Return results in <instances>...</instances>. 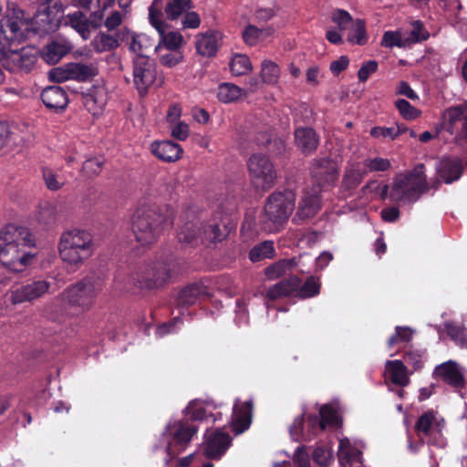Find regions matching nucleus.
<instances>
[{"mask_svg":"<svg viewBox=\"0 0 467 467\" xmlns=\"http://www.w3.org/2000/svg\"><path fill=\"white\" fill-rule=\"evenodd\" d=\"M38 15L46 16L51 21L63 13V5L57 0H43L37 9Z\"/></svg>","mask_w":467,"mask_h":467,"instance_id":"41","label":"nucleus"},{"mask_svg":"<svg viewBox=\"0 0 467 467\" xmlns=\"http://www.w3.org/2000/svg\"><path fill=\"white\" fill-rule=\"evenodd\" d=\"M311 176L316 182L314 185L320 186V190L323 187L333 185L338 179L337 161L330 157L313 160Z\"/></svg>","mask_w":467,"mask_h":467,"instance_id":"13","label":"nucleus"},{"mask_svg":"<svg viewBox=\"0 0 467 467\" xmlns=\"http://www.w3.org/2000/svg\"><path fill=\"white\" fill-rule=\"evenodd\" d=\"M247 166L252 183L255 188L268 191L275 185L277 172L269 157L254 153L249 158Z\"/></svg>","mask_w":467,"mask_h":467,"instance_id":"11","label":"nucleus"},{"mask_svg":"<svg viewBox=\"0 0 467 467\" xmlns=\"http://www.w3.org/2000/svg\"><path fill=\"white\" fill-rule=\"evenodd\" d=\"M365 169L369 171H386L390 169L391 164L388 159L381 157L368 158L364 161Z\"/></svg>","mask_w":467,"mask_h":467,"instance_id":"52","label":"nucleus"},{"mask_svg":"<svg viewBox=\"0 0 467 467\" xmlns=\"http://www.w3.org/2000/svg\"><path fill=\"white\" fill-rule=\"evenodd\" d=\"M380 44L385 47H403L401 35L397 31H386L382 36Z\"/></svg>","mask_w":467,"mask_h":467,"instance_id":"57","label":"nucleus"},{"mask_svg":"<svg viewBox=\"0 0 467 467\" xmlns=\"http://www.w3.org/2000/svg\"><path fill=\"white\" fill-rule=\"evenodd\" d=\"M320 293V282L315 276H309L300 285L296 296L300 298H309Z\"/></svg>","mask_w":467,"mask_h":467,"instance_id":"42","label":"nucleus"},{"mask_svg":"<svg viewBox=\"0 0 467 467\" xmlns=\"http://www.w3.org/2000/svg\"><path fill=\"white\" fill-rule=\"evenodd\" d=\"M413 330L409 327L397 326L395 334L390 336L387 341L389 348H392L400 343H409L412 339Z\"/></svg>","mask_w":467,"mask_h":467,"instance_id":"46","label":"nucleus"},{"mask_svg":"<svg viewBox=\"0 0 467 467\" xmlns=\"http://www.w3.org/2000/svg\"><path fill=\"white\" fill-rule=\"evenodd\" d=\"M172 225L170 213L155 203H141L131 217V229L136 241L142 246L158 241L163 232Z\"/></svg>","mask_w":467,"mask_h":467,"instance_id":"4","label":"nucleus"},{"mask_svg":"<svg viewBox=\"0 0 467 467\" xmlns=\"http://www.w3.org/2000/svg\"><path fill=\"white\" fill-rule=\"evenodd\" d=\"M92 16H94L95 21H89L86 15H84L81 11L74 12L73 14L68 16L70 26L77 30L84 38H87L90 33L89 27L92 26L94 28L99 26L102 14L99 12L93 13Z\"/></svg>","mask_w":467,"mask_h":467,"instance_id":"28","label":"nucleus"},{"mask_svg":"<svg viewBox=\"0 0 467 467\" xmlns=\"http://www.w3.org/2000/svg\"><path fill=\"white\" fill-rule=\"evenodd\" d=\"M348 40L352 44H357L359 46L367 44L368 36L364 20L357 19L355 22H353L352 27L348 32Z\"/></svg>","mask_w":467,"mask_h":467,"instance_id":"40","label":"nucleus"},{"mask_svg":"<svg viewBox=\"0 0 467 467\" xmlns=\"http://www.w3.org/2000/svg\"><path fill=\"white\" fill-rule=\"evenodd\" d=\"M234 227V223L227 215L216 212L211 219L204 223L202 227L192 222H187L178 232L180 243L197 245L202 244H212L222 242Z\"/></svg>","mask_w":467,"mask_h":467,"instance_id":"5","label":"nucleus"},{"mask_svg":"<svg viewBox=\"0 0 467 467\" xmlns=\"http://www.w3.org/2000/svg\"><path fill=\"white\" fill-rule=\"evenodd\" d=\"M403 362L408 367L410 374L420 371L427 359L426 351L422 349L407 348L402 355Z\"/></svg>","mask_w":467,"mask_h":467,"instance_id":"30","label":"nucleus"},{"mask_svg":"<svg viewBox=\"0 0 467 467\" xmlns=\"http://www.w3.org/2000/svg\"><path fill=\"white\" fill-rule=\"evenodd\" d=\"M264 30L258 28L255 26L248 25L243 31L242 36L244 43L251 47L255 46L261 36L263 35Z\"/></svg>","mask_w":467,"mask_h":467,"instance_id":"54","label":"nucleus"},{"mask_svg":"<svg viewBox=\"0 0 467 467\" xmlns=\"http://www.w3.org/2000/svg\"><path fill=\"white\" fill-rule=\"evenodd\" d=\"M367 172L368 171L365 168H359L358 166L347 169L341 182L343 191L351 193L361 183Z\"/></svg>","mask_w":467,"mask_h":467,"instance_id":"31","label":"nucleus"},{"mask_svg":"<svg viewBox=\"0 0 467 467\" xmlns=\"http://www.w3.org/2000/svg\"><path fill=\"white\" fill-rule=\"evenodd\" d=\"M447 116L451 124L462 122L458 139L467 141V104L464 103L448 109Z\"/></svg>","mask_w":467,"mask_h":467,"instance_id":"32","label":"nucleus"},{"mask_svg":"<svg viewBox=\"0 0 467 467\" xmlns=\"http://www.w3.org/2000/svg\"><path fill=\"white\" fill-rule=\"evenodd\" d=\"M395 106L401 117L407 120H413L420 117L421 111L413 107L404 99H399L395 102Z\"/></svg>","mask_w":467,"mask_h":467,"instance_id":"49","label":"nucleus"},{"mask_svg":"<svg viewBox=\"0 0 467 467\" xmlns=\"http://www.w3.org/2000/svg\"><path fill=\"white\" fill-rule=\"evenodd\" d=\"M41 99L44 105L56 113L62 112L68 104L66 90L59 86H49L41 92Z\"/></svg>","mask_w":467,"mask_h":467,"instance_id":"21","label":"nucleus"},{"mask_svg":"<svg viewBox=\"0 0 467 467\" xmlns=\"http://www.w3.org/2000/svg\"><path fill=\"white\" fill-rule=\"evenodd\" d=\"M232 439L230 435L220 430L213 431L206 440L204 455L208 459L219 460L230 447Z\"/></svg>","mask_w":467,"mask_h":467,"instance_id":"20","label":"nucleus"},{"mask_svg":"<svg viewBox=\"0 0 467 467\" xmlns=\"http://www.w3.org/2000/svg\"><path fill=\"white\" fill-rule=\"evenodd\" d=\"M275 255L274 242L266 240L254 245L250 251L248 257L253 263L260 262L264 259H271Z\"/></svg>","mask_w":467,"mask_h":467,"instance_id":"36","label":"nucleus"},{"mask_svg":"<svg viewBox=\"0 0 467 467\" xmlns=\"http://www.w3.org/2000/svg\"><path fill=\"white\" fill-rule=\"evenodd\" d=\"M103 161L98 158L88 159L83 163V170L89 175H98L102 170Z\"/></svg>","mask_w":467,"mask_h":467,"instance_id":"63","label":"nucleus"},{"mask_svg":"<svg viewBox=\"0 0 467 467\" xmlns=\"http://www.w3.org/2000/svg\"><path fill=\"white\" fill-rule=\"evenodd\" d=\"M157 77V67L149 56L133 58V82L140 97H145Z\"/></svg>","mask_w":467,"mask_h":467,"instance_id":"12","label":"nucleus"},{"mask_svg":"<svg viewBox=\"0 0 467 467\" xmlns=\"http://www.w3.org/2000/svg\"><path fill=\"white\" fill-rule=\"evenodd\" d=\"M296 193L292 190L275 191L265 200L259 225L268 234L281 232L295 209Z\"/></svg>","mask_w":467,"mask_h":467,"instance_id":"7","label":"nucleus"},{"mask_svg":"<svg viewBox=\"0 0 467 467\" xmlns=\"http://www.w3.org/2000/svg\"><path fill=\"white\" fill-rule=\"evenodd\" d=\"M297 265V260L296 257L289 259H281L269 266L265 270V274L268 279H276L286 273V271L293 270Z\"/></svg>","mask_w":467,"mask_h":467,"instance_id":"37","label":"nucleus"},{"mask_svg":"<svg viewBox=\"0 0 467 467\" xmlns=\"http://www.w3.org/2000/svg\"><path fill=\"white\" fill-rule=\"evenodd\" d=\"M71 46L64 40H52L47 44L41 51H38V57L49 65L58 63L63 57L68 54Z\"/></svg>","mask_w":467,"mask_h":467,"instance_id":"25","label":"nucleus"},{"mask_svg":"<svg viewBox=\"0 0 467 467\" xmlns=\"http://www.w3.org/2000/svg\"><path fill=\"white\" fill-rule=\"evenodd\" d=\"M183 60V56L181 51H169L167 50L164 54H160L159 61L160 63L166 67H173L176 65L180 64Z\"/></svg>","mask_w":467,"mask_h":467,"instance_id":"53","label":"nucleus"},{"mask_svg":"<svg viewBox=\"0 0 467 467\" xmlns=\"http://www.w3.org/2000/svg\"><path fill=\"white\" fill-rule=\"evenodd\" d=\"M100 290L101 285L99 282L91 277H87L67 287L63 293V297L68 305L86 312L92 307Z\"/></svg>","mask_w":467,"mask_h":467,"instance_id":"10","label":"nucleus"},{"mask_svg":"<svg viewBox=\"0 0 467 467\" xmlns=\"http://www.w3.org/2000/svg\"><path fill=\"white\" fill-rule=\"evenodd\" d=\"M333 23L337 24L340 30H346L353 23L351 15L344 9H336L331 16Z\"/></svg>","mask_w":467,"mask_h":467,"instance_id":"55","label":"nucleus"},{"mask_svg":"<svg viewBox=\"0 0 467 467\" xmlns=\"http://www.w3.org/2000/svg\"><path fill=\"white\" fill-rule=\"evenodd\" d=\"M162 7L163 0H153L149 7V21L160 36L159 43L154 47V50L158 53L162 48L169 51H180L179 49L183 43V36L178 31L166 32L169 25L163 20Z\"/></svg>","mask_w":467,"mask_h":467,"instance_id":"9","label":"nucleus"},{"mask_svg":"<svg viewBox=\"0 0 467 467\" xmlns=\"http://www.w3.org/2000/svg\"><path fill=\"white\" fill-rule=\"evenodd\" d=\"M50 285L43 279L31 280L12 291L11 301L15 305L33 302L47 294Z\"/></svg>","mask_w":467,"mask_h":467,"instance_id":"15","label":"nucleus"},{"mask_svg":"<svg viewBox=\"0 0 467 467\" xmlns=\"http://www.w3.org/2000/svg\"><path fill=\"white\" fill-rule=\"evenodd\" d=\"M218 38L219 33L217 31H208L198 36L196 40L197 53L202 57H214L219 48Z\"/></svg>","mask_w":467,"mask_h":467,"instance_id":"29","label":"nucleus"},{"mask_svg":"<svg viewBox=\"0 0 467 467\" xmlns=\"http://www.w3.org/2000/svg\"><path fill=\"white\" fill-rule=\"evenodd\" d=\"M319 416L325 424V428H327V425L337 426L338 424L337 411L330 404L321 406Z\"/></svg>","mask_w":467,"mask_h":467,"instance_id":"51","label":"nucleus"},{"mask_svg":"<svg viewBox=\"0 0 467 467\" xmlns=\"http://www.w3.org/2000/svg\"><path fill=\"white\" fill-rule=\"evenodd\" d=\"M447 335L461 348H467V330L453 323L445 325Z\"/></svg>","mask_w":467,"mask_h":467,"instance_id":"45","label":"nucleus"},{"mask_svg":"<svg viewBox=\"0 0 467 467\" xmlns=\"http://www.w3.org/2000/svg\"><path fill=\"white\" fill-rule=\"evenodd\" d=\"M362 458L361 451L356 448L353 447L351 450L348 451L345 454H342L340 458H338V461L341 465L349 464L352 465L354 462H360Z\"/></svg>","mask_w":467,"mask_h":467,"instance_id":"59","label":"nucleus"},{"mask_svg":"<svg viewBox=\"0 0 467 467\" xmlns=\"http://www.w3.org/2000/svg\"><path fill=\"white\" fill-rule=\"evenodd\" d=\"M93 45L94 49L97 52L102 53L117 48L119 47V42L114 36L105 33H100L95 37Z\"/></svg>","mask_w":467,"mask_h":467,"instance_id":"44","label":"nucleus"},{"mask_svg":"<svg viewBox=\"0 0 467 467\" xmlns=\"http://www.w3.org/2000/svg\"><path fill=\"white\" fill-rule=\"evenodd\" d=\"M37 220L45 225L54 223L56 221L55 208L48 202L41 203L38 207Z\"/></svg>","mask_w":467,"mask_h":467,"instance_id":"50","label":"nucleus"},{"mask_svg":"<svg viewBox=\"0 0 467 467\" xmlns=\"http://www.w3.org/2000/svg\"><path fill=\"white\" fill-rule=\"evenodd\" d=\"M67 72L71 79L81 82L88 81L98 74V70L93 65L83 63H68Z\"/></svg>","mask_w":467,"mask_h":467,"instance_id":"35","label":"nucleus"},{"mask_svg":"<svg viewBox=\"0 0 467 467\" xmlns=\"http://www.w3.org/2000/svg\"><path fill=\"white\" fill-rule=\"evenodd\" d=\"M433 377L440 378L447 385L460 389L465 385L463 373L455 361L449 360L435 367Z\"/></svg>","mask_w":467,"mask_h":467,"instance_id":"19","label":"nucleus"},{"mask_svg":"<svg viewBox=\"0 0 467 467\" xmlns=\"http://www.w3.org/2000/svg\"><path fill=\"white\" fill-rule=\"evenodd\" d=\"M434 420L435 412L432 410L423 412L415 423L416 432L429 435Z\"/></svg>","mask_w":467,"mask_h":467,"instance_id":"48","label":"nucleus"},{"mask_svg":"<svg viewBox=\"0 0 467 467\" xmlns=\"http://www.w3.org/2000/svg\"><path fill=\"white\" fill-rule=\"evenodd\" d=\"M295 140L304 154L313 153L318 146L319 139L312 128H298L295 131Z\"/></svg>","mask_w":467,"mask_h":467,"instance_id":"27","label":"nucleus"},{"mask_svg":"<svg viewBox=\"0 0 467 467\" xmlns=\"http://www.w3.org/2000/svg\"><path fill=\"white\" fill-rule=\"evenodd\" d=\"M152 47L151 40L144 34L136 35L131 37L130 49L138 56H148L147 50Z\"/></svg>","mask_w":467,"mask_h":467,"instance_id":"43","label":"nucleus"},{"mask_svg":"<svg viewBox=\"0 0 467 467\" xmlns=\"http://www.w3.org/2000/svg\"><path fill=\"white\" fill-rule=\"evenodd\" d=\"M182 28H198L201 25V18L199 14L194 11L185 12V15L182 20Z\"/></svg>","mask_w":467,"mask_h":467,"instance_id":"62","label":"nucleus"},{"mask_svg":"<svg viewBox=\"0 0 467 467\" xmlns=\"http://www.w3.org/2000/svg\"><path fill=\"white\" fill-rule=\"evenodd\" d=\"M35 239L29 230L23 226L7 224L0 232V262L15 273L26 270L34 254Z\"/></svg>","mask_w":467,"mask_h":467,"instance_id":"2","label":"nucleus"},{"mask_svg":"<svg viewBox=\"0 0 467 467\" xmlns=\"http://www.w3.org/2000/svg\"><path fill=\"white\" fill-rule=\"evenodd\" d=\"M211 296L209 287L202 282H194L184 286L176 298L177 306L189 307L199 301Z\"/></svg>","mask_w":467,"mask_h":467,"instance_id":"17","label":"nucleus"},{"mask_svg":"<svg viewBox=\"0 0 467 467\" xmlns=\"http://www.w3.org/2000/svg\"><path fill=\"white\" fill-rule=\"evenodd\" d=\"M243 94V89L232 83H222L218 87L217 98L221 102L231 103L236 101Z\"/></svg>","mask_w":467,"mask_h":467,"instance_id":"38","label":"nucleus"},{"mask_svg":"<svg viewBox=\"0 0 467 467\" xmlns=\"http://www.w3.org/2000/svg\"><path fill=\"white\" fill-rule=\"evenodd\" d=\"M348 65L349 58L347 56H341L338 59L331 62L329 68L335 76H338L348 68Z\"/></svg>","mask_w":467,"mask_h":467,"instance_id":"64","label":"nucleus"},{"mask_svg":"<svg viewBox=\"0 0 467 467\" xmlns=\"http://www.w3.org/2000/svg\"><path fill=\"white\" fill-rule=\"evenodd\" d=\"M370 135L373 138H389L392 140L397 138V133L394 130V127H373L370 130Z\"/></svg>","mask_w":467,"mask_h":467,"instance_id":"61","label":"nucleus"},{"mask_svg":"<svg viewBox=\"0 0 467 467\" xmlns=\"http://www.w3.org/2000/svg\"><path fill=\"white\" fill-rule=\"evenodd\" d=\"M462 171V163L458 157H443L439 162L438 173L445 183H451L459 180Z\"/></svg>","mask_w":467,"mask_h":467,"instance_id":"24","label":"nucleus"},{"mask_svg":"<svg viewBox=\"0 0 467 467\" xmlns=\"http://www.w3.org/2000/svg\"><path fill=\"white\" fill-rule=\"evenodd\" d=\"M26 25L25 11L20 8L8 10L0 19V63L4 68L13 73H28L38 60V50L33 47L12 48L16 42L24 39L23 26Z\"/></svg>","mask_w":467,"mask_h":467,"instance_id":"1","label":"nucleus"},{"mask_svg":"<svg viewBox=\"0 0 467 467\" xmlns=\"http://www.w3.org/2000/svg\"><path fill=\"white\" fill-rule=\"evenodd\" d=\"M410 370L404 362L400 359L387 360L385 363L384 377L393 385L400 388L407 387L410 379Z\"/></svg>","mask_w":467,"mask_h":467,"instance_id":"22","label":"nucleus"},{"mask_svg":"<svg viewBox=\"0 0 467 467\" xmlns=\"http://www.w3.org/2000/svg\"><path fill=\"white\" fill-rule=\"evenodd\" d=\"M182 271L181 258L172 254H162L153 262L138 266L129 278V283L140 289H159L174 280Z\"/></svg>","mask_w":467,"mask_h":467,"instance_id":"3","label":"nucleus"},{"mask_svg":"<svg viewBox=\"0 0 467 467\" xmlns=\"http://www.w3.org/2000/svg\"><path fill=\"white\" fill-rule=\"evenodd\" d=\"M94 250L92 234L80 229L65 232L58 244L61 259L75 266L82 265L93 254Z\"/></svg>","mask_w":467,"mask_h":467,"instance_id":"8","label":"nucleus"},{"mask_svg":"<svg viewBox=\"0 0 467 467\" xmlns=\"http://www.w3.org/2000/svg\"><path fill=\"white\" fill-rule=\"evenodd\" d=\"M300 285L301 279L296 275H292L272 285L266 292V297L270 300H276L281 297L289 296L296 293Z\"/></svg>","mask_w":467,"mask_h":467,"instance_id":"26","label":"nucleus"},{"mask_svg":"<svg viewBox=\"0 0 467 467\" xmlns=\"http://www.w3.org/2000/svg\"><path fill=\"white\" fill-rule=\"evenodd\" d=\"M256 145L265 148L268 151L274 154L280 153L284 148V142L267 131H261L256 133L254 139Z\"/></svg>","mask_w":467,"mask_h":467,"instance_id":"34","label":"nucleus"},{"mask_svg":"<svg viewBox=\"0 0 467 467\" xmlns=\"http://www.w3.org/2000/svg\"><path fill=\"white\" fill-rule=\"evenodd\" d=\"M321 192L318 185H312L304 190L294 221L304 222L318 213L321 209Z\"/></svg>","mask_w":467,"mask_h":467,"instance_id":"14","label":"nucleus"},{"mask_svg":"<svg viewBox=\"0 0 467 467\" xmlns=\"http://www.w3.org/2000/svg\"><path fill=\"white\" fill-rule=\"evenodd\" d=\"M280 74L279 67L270 60L262 63L261 77L265 83L274 84L277 81Z\"/></svg>","mask_w":467,"mask_h":467,"instance_id":"47","label":"nucleus"},{"mask_svg":"<svg viewBox=\"0 0 467 467\" xmlns=\"http://www.w3.org/2000/svg\"><path fill=\"white\" fill-rule=\"evenodd\" d=\"M174 426L176 427L172 434L174 443L169 442L167 446V452L171 457L183 451L198 431V427L193 423H190L188 420H179L175 422Z\"/></svg>","mask_w":467,"mask_h":467,"instance_id":"16","label":"nucleus"},{"mask_svg":"<svg viewBox=\"0 0 467 467\" xmlns=\"http://www.w3.org/2000/svg\"><path fill=\"white\" fill-rule=\"evenodd\" d=\"M229 67L233 75L243 76L252 70V63L246 55L235 54L229 63Z\"/></svg>","mask_w":467,"mask_h":467,"instance_id":"39","label":"nucleus"},{"mask_svg":"<svg viewBox=\"0 0 467 467\" xmlns=\"http://www.w3.org/2000/svg\"><path fill=\"white\" fill-rule=\"evenodd\" d=\"M240 400H237L234 402L233 409V415L231 420V426L233 431L238 435L245 431L249 429L252 423V416H253V400H246L244 402L239 403Z\"/></svg>","mask_w":467,"mask_h":467,"instance_id":"18","label":"nucleus"},{"mask_svg":"<svg viewBox=\"0 0 467 467\" xmlns=\"http://www.w3.org/2000/svg\"><path fill=\"white\" fill-rule=\"evenodd\" d=\"M192 7V0H166L162 10H164L163 15H165L167 20L174 21Z\"/></svg>","mask_w":467,"mask_h":467,"instance_id":"33","label":"nucleus"},{"mask_svg":"<svg viewBox=\"0 0 467 467\" xmlns=\"http://www.w3.org/2000/svg\"><path fill=\"white\" fill-rule=\"evenodd\" d=\"M151 153L165 162H174L181 159L182 146L171 140L154 141L150 145Z\"/></svg>","mask_w":467,"mask_h":467,"instance_id":"23","label":"nucleus"},{"mask_svg":"<svg viewBox=\"0 0 467 467\" xmlns=\"http://www.w3.org/2000/svg\"><path fill=\"white\" fill-rule=\"evenodd\" d=\"M68 70V63L64 67H54L49 71V78L51 80L61 83L67 81L70 78V75L67 72Z\"/></svg>","mask_w":467,"mask_h":467,"instance_id":"60","label":"nucleus"},{"mask_svg":"<svg viewBox=\"0 0 467 467\" xmlns=\"http://www.w3.org/2000/svg\"><path fill=\"white\" fill-rule=\"evenodd\" d=\"M169 129L171 137L182 141L185 140L190 133L189 126L183 121L171 124L169 126Z\"/></svg>","mask_w":467,"mask_h":467,"instance_id":"58","label":"nucleus"},{"mask_svg":"<svg viewBox=\"0 0 467 467\" xmlns=\"http://www.w3.org/2000/svg\"><path fill=\"white\" fill-rule=\"evenodd\" d=\"M428 190L425 166L419 163L410 171L395 178L390 190L389 185H383L380 198H389L393 202L410 203L417 202Z\"/></svg>","mask_w":467,"mask_h":467,"instance_id":"6","label":"nucleus"},{"mask_svg":"<svg viewBox=\"0 0 467 467\" xmlns=\"http://www.w3.org/2000/svg\"><path fill=\"white\" fill-rule=\"evenodd\" d=\"M379 64L376 60L365 61L358 71V78L359 82H366L370 75L377 72Z\"/></svg>","mask_w":467,"mask_h":467,"instance_id":"56","label":"nucleus"}]
</instances>
